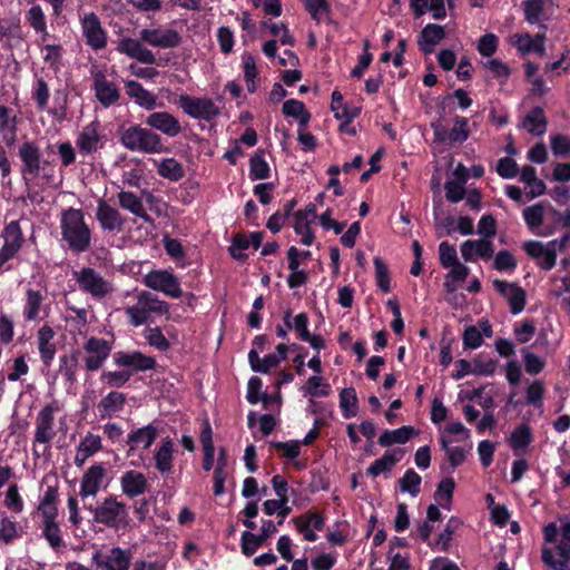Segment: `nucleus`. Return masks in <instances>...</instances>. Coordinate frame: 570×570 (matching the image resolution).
Here are the masks:
<instances>
[{"label": "nucleus", "mask_w": 570, "mask_h": 570, "mask_svg": "<svg viewBox=\"0 0 570 570\" xmlns=\"http://www.w3.org/2000/svg\"><path fill=\"white\" fill-rule=\"evenodd\" d=\"M18 155L22 163L21 176L27 185L43 187L55 184L56 166L42 157L36 142H22L19 146Z\"/></svg>", "instance_id": "1"}, {"label": "nucleus", "mask_w": 570, "mask_h": 570, "mask_svg": "<svg viewBox=\"0 0 570 570\" xmlns=\"http://www.w3.org/2000/svg\"><path fill=\"white\" fill-rule=\"evenodd\" d=\"M61 233L71 250L81 253L90 245V230L80 209L69 208L61 216Z\"/></svg>", "instance_id": "2"}, {"label": "nucleus", "mask_w": 570, "mask_h": 570, "mask_svg": "<svg viewBox=\"0 0 570 570\" xmlns=\"http://www.w3.org/2000/svg\"><path fill=\"white\" fill-rule=\"evenodd\" d=\"M94 520L106 527L120 529L127 524L128 512L124 503L116 498H106L94 509Z\"/></svg>", "instance_id": "3"}, {"label": "nucleus", "mask_w": 570, "mask_h": 570, "mask_svg": "<svg viewBox=\"0 0 570 570\" xmlns=\"http://www.w3.org/2000/svg\"><path fill=\"white\" fill-rule=\"evenodd\" d=\"M72 278L80 291L95 298H102L114 291L112 284L90 267L72 272Z\"/></svg>", "instance_id": "4"}, {"label": "nucleus", "mask_w": 570, "mask_h": 570, "mask_svg": "<svg viewBox=\"0 0 570 570\" xmlns=\"http://www.w3.org/2000/svg\"><path fill=\"white\" fill-rule=\"evenodd\" d=\"M60 411L58 402L46 404L36 416L35 443L49 444L57 435L55 414Z\"/></svg>", "instance_id": "5"}, {"label": "nucleus", "mask_w": 570, "mask_h": 570, "mask_svg": "<svg viewBox=\"0 0 570 570\" xmlns=\"http://www.w3.org/2000/svg\"><path fill=\"white\" fill-rule=\"evenodd\" d=\"M179 107L188 116L209 121L217 117L220 109L210 98H196L188 95L179 96Z\"/></svg>", "instance_id": "6"}, {"label": "nucleus", "mask_w": 570, "mask_h": 570, "mask_svg": "<svg viewBox=\"0 0 570 570\" xmlns=\"http://www.w3.org/2000/svg\"><path fill=\"white\" fill-rule=\"evenodd\" d=\"M145 285L173 298H179L183 295L177 277L168 269L150 271L145 275Z\"/></svg>", "instance_id": "7"}, {"label": "nucleus", "mask_w": 570, "mask_h": 570, "mask_svg": "<svg viewBox=\"0 0 570 570\" xmlns=\"http://www.w3.org/2000/svg\"><path fill=\"white\" fill-rule=\"evenodd\" d=\"M111 350V342L100 337H89L83 344L86 370L89 372L99 370L109 357Z\"/></svg>", "instance_id": "8"}, {"label": "nucleus", "mask_w": 570, "mask_h": 570, "mask_svg": "<svg viewBox=\"0 0 570 570\" xmlns=\"http://www.w3.org/2000/svg\"><path fill=\"white\" fill-rule=\"evenodd\" d=\"M47 289L28 287L24 292L22 316L26 322H36L47 313Z\"/></svg>", "instance_id": "9"}, {"label": "nucleus", "mask_w": 570, "mask_h": 570, "mask_svg": "<svg viewBox=\"0 0 570 570\" xmlns=\"http://www.w3.org/2000/svg\"><path fill=\"white\" fill-rule=\"evenodd\" d=\"M557 244V239L549 242L547 245L538 240H529L524 243L523 248L529 256L538 262L541 268L549 271L556 265Z\"/></svg>", "instance_id": "10"}, {"label": "nucleus", "mask_w": 570, "mask_h": 570, "mask_svg": "<svg viewBox=\"0 0 570 570\" xmlns=\"http://www.w3.org/2000/svg\"><path fill=\"white\" fill-rule=\"evenodd\" d=\"M92 563L102 570H128L131 557L129 552L120 549L112 548L108 553H102L97 550L92 554Z\"/></svg>", "instance_id": "11"}, {"label": "nucleus", "mask_w": 570, "mask_h": 570, "mask_svg": "<svg viewBox=\"0 0 570 570\" xmlns=\"http://www.w3.org/2000/svg\"><path fill=\"white\" fill-rule=\"evenodd\" d=\"M80 22L87 45L95 50L105 48L107 45V36L98 17L92 12L83 13L80 17Z\"/></svg>", "instance_id": "12"}, {"label": "nucleus", "mask_w": 570, "mask_h": 570, "mask_svg": "<svg viewBox=\"0 0 570 570\" xmlns=\"http://www.w3.org/2000/svg\"><path fill=\"white\" fill-rule=\"evenodd\" d=\"M76 146L83 155H90L100 149L104 146L100 124L92 121L85 126L77 136Z\"/></svg>", "instance_id": "13"}, {"label": "nucleus", "mask_w": 570, "mask_h": 570, "mask_svg": "<svg viewBox=\"0 0 570 570\" xmlns=\"http://www.w3.org/2000/svg\"><path fill=\"white\" fill-rule=\"evenodd\" d=\"M493 287L508 301L512 314H519L524 309L527 294L519 285L494 279Z\"/></svg>", "instance_id": "14"}, {"label": "nucleus", "mask_w": 570, "mask_h": 570, "mask_svg": "<svg viewBox=\"0 0 570 570\" xmlns=\"http://www.w3.org/2000/svg\"><path fill=\"white\" fill-rule=\"evenodd\" d=\"M277 531L276 525L272 520H264L259 534H254L249 531H245L242 534V552L250 557L257 549L267 540L272 534Z\"/></svg>", "instance_id": "15"}, {"label": "nucleus", "mask_w": 570, "mask_h": 570, "mask_svg": "<svg viewBox=\"0 0 570 570\" xmlns=\"http://www.w3.org/2000/svg\"><path fill=\"white\" fill-rule=\"evenodd\" d=\"M145 42L154 47L170 49L176 48L180 45L181 36L175 29H145Z\"/></svg>", "instance_id": "16"}, {"label": "nucleus", "mask_w": 570, "mask_h": 570, "mask_svg": "<svg viewBox=\"0 0 570 570\" xmlns=\"http://www.w3.org/2000/svg\"><path fill=\"white\" fill-rule=\"evenodd\" d=\"M92 79L96 97L101 105L108 107L118 100L119 90L117 86L107 79L102 70L94 71Z\"/></svg>", "instance_id": "17"}, {"label": "nucleus", "mask_w": 570, "mask_h": 570, "mask_svg": "<svg viewBox=\"0 0 570 570\" xmlns=\"http://www.w3.org/2000/svg\"><path fill=\"white\" fill-rule=\"evenodd\" d=\"M293 522L297 531L303 534L304 539L311 542L317 540V535L314 530L322 531L325 525L323 515L314 511H308L299 517L294 518Z\"/></svg>", "instance_id": "18"}, {"label": "nucleus", "mask_w": 570, "mask_h": 570, "mask_svg": "<svg viewBox=\"0 0 570 570\" xmlns=\"http://www.w3.org/2000/svg\"><path fill=\"white\" fill-rule=\"evenodd\" d=\"M175 444L170 438H165L159 445L155 448L153 463L156 470L161 474H169L174 469Z\"/></svg>", "instance_id": "19"}, {"label": "nucleus", "mask_w": 570, "mask_h": 570, "mask_svg": "<svg viewBox=\"0 0 570 570\" xmlns=\"http://www.w3.org/2000/svg\"><path fill=\"white\" fill-rule=\"evenodd\" d=\"M106 469L101 464L91 465L83 474L80 484L82 498L95 497L102 487Z\"/></svg>", "instance_id": "20"}, {"label": "nucleus", "mask_w": 570, "mask_h": 570, "mask_svg": "<svg viewBox=\"0 0 570 570\" xmlns=\"http://www.w3.org/2000/svg\"><path fill=\"white\" fill-rule=\"evenodd\" d=\"M493 253V243L490 239H469L461 244V254L466 262H472L476 257L490 259Z\"/></svg>", "instance_id": "21"}, {"label": "nucleus", "mask_w": 570, "mask_h": 570, "mask_svg": "<svg viewBox=\"0 0 570 570\" xmlns=\"http://www.w3.org/2000/svg\"><path fill=\"white\" fill-rule=\"evenodd\" d=\"M147 124L169 137H175L181 131L178 119L165 111L153 112L147 118Z\"/></svg>", "instance_id": "22"}, {"label": "nucleus", "mask_w": 570, "mask_h": 570, "mask_svg": "<svg viewBox=\"0 0 570 570\" xmlns=\"http://www.w3.org/2000/svg\"><path fill=\"white\" fill-rule=\"evenodd\" d=\"M445 37V30L440 24L430 23L423 28L419 39L420 49L425 53L430 55L434 51L436 45H439Z\"/></svg>", "instance_id": "23"}, {"label": "nucleus", "mask_w": 570, "mask_h": 570, "mask_svg": "<svg viewBox=\"0 0 570 570\" xmlns=\"http://www.w3.org/2000/svg\"><path fill=\"white\" fill-rule=\"evenodd\" d=\"M55 336L53 330L49 325H43L37 333L38 350L45 365H50L56 354V346L52 343Z\"/></svg>", "instance_id": "24"}, {"label": "nucleus", "mask_w": 570, "mask_h": 570, "mask_svg": "<svg viewBox=\"0 0 570 570\" xmlns=\"http://www.w3.org/2000/svg\"><path fill=\"white\" fill-rule=\"evenodd\" d=\"M118 50L128 56L129 58L136 59V65H130L129 69L134 75L140 76L142 68L139 63L142 61V46L139 39L122 37L118 43Z\"/></svg>", "instance_id": "25"}, {"label": "nucleus", "mask_w": 570, "mask_h": 570, "mask_svg": "<svg viewBox=\"0 0 570 570\" xmlns=\"http://www.w3.org/2000/svg\"><path fill=\"white\" fill-rule=\"evenodd\" d=\"M99 450H101V438L92 433L86 434L77 448L75 464L79 468L82 466Z\"/></svg>", "instance_id": "26"}, {"label": "nucleus", "mask_w": 570, "mask_h": 570, "mask_svg": "<svg viewBox=\"0 0 570 570\" xmlns=\"http://www.w3.org/2000/svg\"><path fill=\"white\" fill-rule=\"evenodd\" d=\"M58 491L53 487H48L40 499L38 511L42 517V522L55 521L58 517Z\"/></svg>", "instance_id": "27"}, {"label": "nucleus", "mask_w": 570, "mask_h": 570, "mask_svg": "<svg viewBox=\"0 0 570 570\" xmlns=\"http://www.w3.org/2000/svg\"><path fill=\"white\" fill-rule=\"evenodd\" d=\"M122 493L134 499L142 494V473L137 470L126 471L120 478Z\"/></svg>", "instance_id": "28"}, {"label": "nucleus", "mask_w": 570, "mask_h": 570, "mask_svg": "<svg viewBox=\"0 0 570 570\" xmlns=\"http://www.w3.org/2000/svg\"><path fill=\"white\" fill-rule=\"evenodd\" d=\"M416 431L413 426L404 425L395 430H386L379 438V444L382 446H391L393 444L406 443Z\"/></svg>", "instance_id": "29"}, {"label": "nucleus", "mask_w": 570, "mask_h": 570, "mask_svg": "<svg viewBox=\"0 0 570 570\" xmlns=\"http://www.w3.org/2000/svg\"><path fill=\"white\" fill-rule=\"evenodd\" d=\"M97 219L104 229L109 230L118 229L122 224L118 210L102 200L98 204Z\"/></svg>", "instance_id": "30"}, {"label": "nucleus", "mask_w": 570, "mask_h": 570, "mask_svg": "<svg viewBox=\"0 0 570 570\" xmlns=\"http://www.w3.org/2000/svg\"><path fill=\"white\" fill-rule=\"evenodd\" d=\"M402 451H386L382 458L375 460L367 469V474L377 476L383 472H390L401 460Z\"/></svg>", "instance_id": "31"}, {"label": "nucleus", "mask_w": 570, "mask_h": 570, "mask_svg": "<svg viewBox=\"0 0 570 570\" xmlns=\"http://www.w3.org/2000/svg\"><path fill=\"white\" fill-rule=\"evenodd\" d=\"M125 396L120 392H110L98 403V412L102 419L110 417L122 410Z\"/></svg>", "instance_id": "32"}, {"label": "nucleus", "mask_w": 570, "mask_h": 570, "mask_svg": "<svg viewBox=\"0 0 570 570\" xmlns=\"http://www.w3.org/2000/svg\"><path fill=\"white\" fill-rule=\"evenodd\" d=\"M523 128L534 136H541L547 130V119L543 109L533 108L523 119Z\"/></svg>", "instance_id": "33"}, {"label": "nucleus", "mask_w": 570, "mask_h": 570, "mask_svg": "<svg viewBox=\"0 0 570 570\" xmlns=\"http://www.w3.org/2000/svg\"><path fill=\"white\" fill-rule=\"evenodd\" d=\"M331 109L336 119L353 120L361 112L360 107L344 105L343 96L336 90L332 92Z\"/></svg>", "instance_id": "34"}, {"label": "nucleus", "mask_w": 570, "mask_h": 570, "mask_svg": "<svg viewBox=\"0 0 570 570\" xmlns=\"http://www.w3.org/2000/svg\"><path fill=\"white\" fill-rule=\"evenodd\" d=\"M2 237H3L2 247L17 254L19 252V249L21 248V245L23 242L22 232H21L19 223L10 222L6 226V228L2 233Z\"/></svg>", "instance_id": "35"}, {"label": "nucleus", "mask_w": 570, "mask_h": 570, "mask_svg": "<svg viewBox=\"0 0 570 570\" xmlns=\"http://www.w3.org/2000/svg\"><path fill=\"white\" fill-rule=\"evenodd\" d=\"M27 22L32 27V29L41 37V40L45 41L48 36V28L46 22V16L42 8L39 4L32 6L26 13Z\"/></svg>", "instance_id": "36"}, {"label": "nucleus", "mask_w": 570, "mask_h": 570, "mask_svg": "<svg viewBox=\"0 0 570 570\" xmlns=\"http://www.w3.org/2000/svg\"><path fill=\"white\" fill-rule=\"evenodd\" d=\"M517 45L520 51L522 52H530L533 51L538 53L539 56L543 57L546 53V47H544V40L546 36L544 33H538L535 37H531L530 35H520L517 36Z\"/></svg>", "instance_id": "37"}, {"label": "nucleus", "mask_w": 570, "mask_h": 570, "mask_svg": "<svg viewBox=\"0 0 570 570\" xmlns=\"http://www.w3.org/2000/svg\"><path fill=\"white\" fill-rule=\"evenodd\" d=\"M282 111L286 117L296 118L299 127H306L311 119V114L306 110L304 104L296 99L285 101Z\"/></svg>", "instance_id": "38"}, {"label": "nucleus", "mask_w": 570, "mask_h": 570, "mask_svg": "<svg viewBox=\"0 0 570 570\" xmlns=\"http://www.w3.org/2000/svg\"><path fill=\"white\" fill-rule=\"evenodd\" d=\"M19 537L18 523L9 518L6 512L0 511V542L9 544Z\"/></svg>", "instance_id": "39"}, {"label": "nucleus", "mask_w": 570, "mask_h": 570, "mask_svg": "<svg viewBox=\"0 0 570 570\" xmlns=\"http://www.w3.org/2000/svg\"><path fill=\"white\" fill-rule=\"evenodd\" d=\"M79 366L78 353L72 352L68 355H62L59 358V372L70 384L77 380V371Z\"/></svg>", "instance_id": "40"}, {"label": "nucleus", "mask_w": 570, "mask_h": 570, "mask_svg": "<svg viewBox=\"0 0 570 570\" xmlns=\"http://www.w3.org/2000/svg\"><path fill=\"white\" fill-rule=\"evenodd\" d=\"M114 361L124 370H130L131 374L142 368V354L139 352H117L114 354Z\"/></svg>", "instance_id": "41"}, {"label": "nucleus", "mask_w": 570, "mask_h": 570, "mask_svg": "<svg viewBox=\"0 0 570 570\" xmlns=\"http://www.w3.org/2000/svg\"><path fill=\"white\" fill-rule=\"evenodd\" d=\"M154 163L157 165L158 174L167 179L177 181L184 177L181 164L174 158L164 159L159 164L156 160Z\"/></svg>", "instance_id": "42"}, {"label": "nucleus", "mask_w": 570, "mask_h": 570, "mask_svg": "<svg viewBox=\"0 0 570 570\" xmlns=\"http://www.w3.org/2000/svg\"><path fill=\"white\" fill-rule=\"evenodd\" d=\"M357 396L353 387L343 389L340 393V406L344 417L355 416L357 413Z\"/></svg>", "instance_id": "43"}, {"label": "nucleus", "mask_w": 570, "mask_h": 570, "mask_svg": "<svg viewBox=\"0 0 570 570\" xmlns=\"http://www.w3.org/2000/svg\"><path fill=\"white\" fill-rule=\"evenodd\" d=\"M531 442L532 433L527 424L517 426L509 439V444L514 451L525 449Z\"/></svg>", "instance_id": "44"}, {"label": "nucleus", "mask_w": 570, "mask_h": 570, "mask_svg": "<svg viewBox=\"0 0 570 570\" xmlns=\"http://www.w3.org/2000/svg\"><path fill=\"white\" fill-rule=\"evenodd\" d=\"M41 529L43 538L53 550H58L63 546L61 530L57 520L42 522Z\"/></svg>", "instance_id": "45"}, {"label": "nucleus", "mask_w": 570, "mask_h": 570, "mask_svg": "<svg viewBox=\"0 0 570 570\" xmlns=\"http://www.w3.org/2000/svg\"><path fill=\"white\" fill-rule=\"evenodd\" d=\"M454 488L455 483L452 478H445L439 483L434 499L442 508L450 509Z\"/></svg>", "instance_id": "46"}, {"label": "nucleus", "mask_w": 570, "mask_h": 570, "mask_svg": "<svg viewBox=\"0 0 570 570\" xmlns=\"http://www.w3.org/2000/svg\"><path fill=\"white\" fill-rule=\"evenodd\" d=\"M440 443L452 468H456L465 461L466 450L464 448L451 446L450 441L444 435L440 438Z\"/></svg>", "instance_id": "47"}, {"label": "nucleus", "mask_w": 570, "mask_h": 570, "mask_svg": "<svg viewBox=\"0 0 570 570\" xmlns=\"http://www.w3.org/2000/svg\"><path fill=\"white\" fill-rule=\"evenodd\" d=\"M422 478L413 470L409 469L404 475L399 480V487L401 492H407L415 497L420 492V485Z\"/></svg>", "instance_id": "48"}, {"label": "nucleus", "mask_w": 570, "mask_h": 570, "mask_svg": "<svg viewBox=\"0 0 570 570\" xmlns=\"http://www.w3.org/2000/svg\"><path fill=\"white\" fill-rule=\"evenodd\" d=\"M249 176L252 179H265L269 176V167L262 153H256L249 160Z\"/></svg>", "instance_id": "49"}, {"label": "nucleus", "mask_w": 570, "mask_h": 570, "mask_svg": "<svg viewBox=\"0 0 570 570\" xmlns=\"http://www.w3.org/2000/svg\"><path fill=\"white\" fill-rule=\"evenodd\" d=\"M89 312L86 308H78L76 306H67V314L65 321L78 330L85 328L88 323Z\"/></svg>", "instance_id": "50"}, {"label": "nucleus", "mask_w": 570, "mask_h": 570, "mask_svg": "<svg viewBox=\"0 0 570 570\" xmlns=\"http://www.w3.org/2000/svg\"><path fill=\"white\" fill-rule=\"evenodd\" d=\"M304 389L312 397L327 396L331 392L330 384L318 375L311 376Z\"/></svg>", "instance_id": "51"}, {"label": "nucleus", "mask_w": 570, "mask_h": 570, "mask_svg": "<svg viewBox=\"0 0 570 570\" xmlns=\"http://www.w3.org/2000/svg\"><path fill=\"white\" fill-rule=\"evenodd\" d=\"M244 79L247 85V90L254 92L256 90L255 78L257 76L256 62L252 55L245 53L243 56Z\"/></svg>", "instance_id": "52"}, {"label": "nucleus", "mask_w": 570, "mask_h": 570, "mask_svg": "<svg viewBox=\"0 0 570 570\" xmlns=\"http://www.w3.org/2000/svg\"><path fill=\"white\" fill-rule=\"evenodd\" d=\"M374 267H375V279L376 284L384 293L390 292V273L387 266L383 262V259L379 256L374 257Z\"/></svg>", "instance_id": "53"}, {"label": "nucleus", "mask_w": 570, "mask_h": 570, "mask_svg": "<svg viewBox=\"0 0 570 570\" xmlns=\"http://www.w3.org/2000/svg\"><path fill=\"white\" fill-rule=\"evenodd\" d=\"M50 91L47 82L43 79H37L32 87V98L40 110H45L48 106Z\"/></svg>", "instance_id": "54"}, {"label": "nucleus", "mask_w": 570, "mask_h": 570, "mask_svg": "<svg viewBox=\"0 0 570 570\" xmlns=\"http://www.w3.org/2000/svg\"><path fill=\"white\" fill-rule=\"evenodd\" d=\"M523 217L527 225L531 229H535L543 223L544 208L541 204L529 206L523 210Z\"/></svg>", "instance_id": "55"}, {"label": "nucleus", "mask_w": 570, "mask_h": 570, "mask_svg": "<svg viewBox=\"0 0 570 570\" xmlns=\"http://www.w3.org/2000/svg\"><path fill=\"white\" fill-rule=\"evenodd\" d=\"M119 203L122 208L128 209L136 216H142V203L138 196L130 191L119 194Z\"/></svg>", "instance_id": "56"}, {"label": "nucleus", "mask_w": 570, "mask_h": 570, "mask_svg": "<svg viewBox=\"0 0 570 570\" xmlns=\"http://www.w3.org/2000/svg\"><path fill=\"white\" fill-rule=\"evenodd\" d=\"M316 218V207L314 204H308L304 209L297 210L294 214V229L299 228L301 226L309 227V225Z\"/></svg>", "instance_id": "57"}, {"label": "nucleus", "mask_w": 570, "mask_h": 570, "mask_svg": "<svg viewBox=\"0 0 570 570\" xmlns=\"http://www.w3.org/2000/svg\"><path fill=\"white\" fill-rule=\"evenodd\" d=\"M465 181H466V177L464 175L462 176V181H455V180L446 181L444 189H445L446 199L449 202L458 203L463 199V197L465 195V189H464L463 185L465 184Z\"/></svg>", "instance_id": "58"}, {"label": "nucleus", "mask_w": 570, "mask_h": 570, "mask_svg": "<svg viewBox=\"0 0 570 570\" xmlns=\"http://www.w3.org/2000/svg\"><path fill=\"white\" fill-rule=\"evenodd\" d=\"M497 363L490 357L478 355L472 361V373L476 375H492L495 371Z\"/></svg>", "instance_id": "59"}, {"label": "nucleus", "mask_w": 570, "mask_h": 570, "mask_svg": "<svg viewBox=\"0 0 570 570\" xmlns=\"http://www.w3.org/2000/svg\"><path fill=\"white\" fill-rule=\"evenodd\" d=\"M121 140L122 144L131 150H142V129L134 127L126 130Z\"/></svg>", "instance_id": "60"}, {"label": "nucleus", "mask_w": 570, "mask_h": 570, "mask_svg": "<svg viewBox=\"0 0 570 570\" xmlns=\"http://www.w3.org/2000/svg\"><path fill=\"white\" fill-rule=\"evenodd\" d=\"M469 137L468 120L463 117L456 116L454 118V126L450 130V142H462Z\"/></svg>", "instance_id": "61"}, {"label": "nucleus", "mask_w": 570, "mask_h": 570, "mask_svg": "<svg viewBox=\"0 0 570 570\" xmlns=\"http://www.w3.org/2000/svg\"><path fill=\"white\" fill-rule=\"evenodd\" d=\"M4 505L14 513H20L23 510V501L19 494L17 484H11L4 497Z\"/></svg>", "instance_id": "62"}, {"label": "nucleus", "mask_w": 570, "mask_h": 570, "mask_svg": "<svg viewBox=\"0 0 570 570\" xmlns=\"http://www.w3.org/2000/svg\"><path fill=\"white\" fill-rule=\"evenodd\" d=\"M440 263L444 268H450L458 263L456 249L448 242H442L439 245Z\"/></svg>", "instance_id": "63"}, {"label": "nucleus", "mask_w": 570, "mask_h": 570, "mask_svg": "<svg viewBox=\"0 0 570 570\" xmlns=\"http://www.w3.org/2000/svg\"><path fill=\"white\" fill-rule=\"evenodd\" d=\"M542 561L554 570H570V559H556L553 551L548 548L542 549Z\"/></svg>", "instance_id": "64"}]
</instances>
